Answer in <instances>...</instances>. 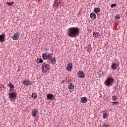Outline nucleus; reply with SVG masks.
Masks as SVG:
<instances>
[{"instance_id": "nucleus-25", "label": "nucleus", "mask_w": 127, "mask_h": 127, "mask_svg": "<svg viewBox=\"0 0 127 127\" xmlns=\"http://www.w3.org/2000/svg\"><path fill=\"white\" fill-rule=\"evenodd\" d=\"M37 63H43V60L40 59L39 61H37Z\"/></svg>"}, {"instance_id": "nucleus-2", "label": "nucleus", "mask_w": 127, "mask_h": 127, "mask_svg": "<svg viewBox=\"0 0 127 127\" xmlns=\"http://www.w3.org/2000/svg\"><path fill=\"white\" fill-rule=\"evenodd\" d=\"M114 83H115V78L113 77H109L105 81L104 84L107 87H110V86H113Z\"/></svg>"}, {"instance_id": "nucleus-16", "label": "nucleus", "mask_w": 127, "mask_h": 127, "mask_svg": "<svg viewBox=\"0 0 127 127\" xmlns=\"http://www.w3.org/2000/svg\"><path fill=\"white\" fill-rule=\"evenodd\" d=\"M0 42H1V43L4 42V35H0Z\"/></svg>"}, {"instance_id": "nucleus-22", "label": "nucleus", "mask_w": 127, "mask_h": 127, "mask_svg": "<svg viewBox=\"0 0 127 127\" xmlns=\"http://www.w3.org/2000/svg\"><path fill=\"white\" fill-rule=\"evenodd\" d=\"M107 117H108V113H103V119H107Z\"/></svg>"}, {"instance_id": "nucleus-13", "label": "nucleus", "mask_w": 127, "mask_h": 127, "mask_svg": "<svg viewBox=\"0 0 127 127\" xmlns=\"http://www.w3.org/2000/svg\"><path fill=\"white\" fill-rule=\"evenodd\" d=\"M90 16V18H91V19H93V20H94V19L97 18V15H96V14H95L94 13H91Z\"/></svg>"}, {"instance_id": "nucleus-9", "label": "nucleus", "mask_w": 127, "mask_h": 127, "mask_svg": "<svg viewBox=\"0 0 127 127\" xmlns=\"http://www.w3.org/2000/svg\"><path fill=\"white\" fill-rule=\"evenodd\" d=\"M47 98L48 100H50L51 101H54L55 99V96L53 94H47Z\"/></svg>"}, {"instance_id": "nucleus-12", "label": "nucleus", "mask_w": 127, "mask_h": 127, "mask_svg": "<svg viewBox=\"0 0 127 127\" xmlns=\"http://www.w3.org/2000/svg\"><path fill=\"white\" fill-rule=\"evenodd\" d=\"M118 66H119L118 64H112L111 65V68H112L113 70H117V69H118Z\"/></svg>"}, {"instance_id": "nucleus-1", "label": "nucleus", "mask_w": 127, "mask_h": 127, "mask_svg": "<svg viewBox=\"0 0 127 127\" xmlns=\"http://www.w3.org/2000/svg\"><path fill=\"white\" fill-rule=\"evenodd\" d=\"M79 35V28L71 27L67 30V36H69L71 38H74L76 36Z\"/></svg>"}, {"instance_id": "nucleus-18", "label": "nucleus", "mask_w": 127, "mask_h": 127, "mask_svg": "<svg viewBox=\"0 0 127 127\" xmlns=\"http://www.w3.org/2000/svg\"><path fill=\"white\" fill-rule=\"evenodd\" d=\"M88 100H87V98L86 97H82L81 99V101L82 103V104H85V103H86V102H87Z\"/></svg>"}, {"instance_id": "nucleus-24", "label": "nucleus", "mask_w": 127, "mask_h": 127, "mask_svg": "<svg viewBox=\"0 0 127 127\" xmlns=\"http://www.w3.org/2000/svg\"><path fill=\"white\" fill-rule=\"evenodd\" d=\"M8 87H9V88H14V85H13V84L12 83H9L8 84Z\"/></svg>"}, {"instance_id": "nucleus-6", "label": "nucleus", "mask_w": 127, "mask_h": 127, "mask_svg": "<svg viewBox=\"0 0 127 127\" xmlns=\"http://www.w3.org/2000/svg\"><path fill=\"white\" fill-rule=\"evenodd\" d=\"M77 75L78 78H80V79H83L85 78V76L84 72L81 70L78 71V72H77Z\"/></svg>"}, {"instance_id": "nucleus-20", "label": "nucleus", "mask_w": 127, "mask_h": 127, "mask_svg": "<svg viewBox=\"0 0 127 127\" xmlns=\"http://www.w3.org/2000/svg\"><path fill=\"white\" fill-rule=\"evenodd\" d=\"M112 99L113 101H114V102H116V101H117V100L118 99V97L116 95H114V96H112Z\"/></svg>"}, {"instance_id": "nucleus-17", "label": "nucleus", "mask_w": 127, "mask_h": 127, "mask_svg": "<svg viewBox=\"0 0 127 127\" xmlns=\"http://www.w3.org/2000/svg\"><path fill=\"white\" fill-rule=\"evenodd\" d=\"M29 80L27 79H25L23 81V85H25V86H28V85H29Z\"/></svg>"}, {"instance_id": "nucleus-7", "label": "nucleus", "mask_w": 127, "mask_h": 127, "mask_svg": "<svg viewBox=\"0 0 127 127\" xmlns=\"http://www.w3.org/2000/svg\"><path fill=\"white\" fill-rule=\"evenodd\" d=\"M68 88L70 91V92H73L74 91V89L75 88V85L72 83H69L68 85Z\"/></svg>"}, {"instance_id": "nucleus-19", "label": "nucleus", "mask_w": 127, "mask_h": 127, "mask_svg": "<svg viewBox=\"0 0 127 127\" xmlns=\"http://www.w3.org/2000/svg\"><path fill=\"white\" fill-rule=\"evenodd\" d=\"M94 12H95V13H97V12H101V9L100 8H95L94 9Z\"/></svg>"}, {"instance_id": "nucleus-28", "label": "nucleus", "mask_w": 127, "mask_h": 127, "mask_svg": "<svg viewBox=\"0 0 127 127\" xmlns=\"http://www.w3.org/2000/svg\"><path fill=\"white\" fill-rule=\"evenodd\" d=\"M113 104V106H114V105H116V104H118V102H111Z\"/></svg>"}, {"instance_id": "nucleus-5", "label": "nucleus", "mask_w": 127, "mask_h": 127, "mask_svg": "<svg viewBox=\"0 0 127 127\" xmlns=\"http://www.w3.org/2000/svg\"><path fill=\"white\" fill-rule=\"evenodd\" d=\"M73 69V64H72L71 63H69L66 68V70L67 72H71Z\"/></svg>"}, {"instance_id": "nucleus-10", "label": "nucleus", "mask_w": 127, "mask_h": 127, "mask_svg": "<svg viewBox=\"0 0 127 127\" xmlns=\"http://www.w3.org/2000/svg\"><path fill=\"white\" fill-rule=\"evenodd\" d=\"M18 38H19V34L17 32L12 36V39H13V40H17Z\"/></svg>"}, {"instance_id": "nucleus-4", "label": "nucleus", "mask_w": 127, "mask_h": 127, "mask_svg": "<svg viewBox=\"0 0 127 127\" xmlns=\"http://www.w3.org/2000/svg\"><path fill=\"white\" fill-rule=\"evenodd\" d=\"M50 66L47 64L44 63L41 66L42 71L43 73H46L49 69Z\"/></svg>"}, {"instance_id": "nucleus-21", "label": "nucleus", "mask_w": 127, "mask_h": 127, "mask_svg": "<svg viewBox=\"0 0 127 127\" xmlns=\"http://www.w3.org/2000/svg\"><path fill=\"white\" fill-rule=\"evenodd\" d=\"M102 127H110V125L109 124H107V123H105L102 125Z\"/></svg>"}, {"instance_id": "nucleus-33", "label": "nucleus", "mask_w": 127, "mask_h": 127, "mask_svg": "<svg viewBox=\"0 0 127 127\" xmlns=\"http://www.w3.org/2000/svg\"><path fill=\"white\" fill-rule=\"evenodd\" d=\"M33 95H35V93H34V94L33 93Z\"/></svg>"}, {"instance_id": "nucleus-29", "label": "nucleus", "mask_w": 127, "mask_h": 127, "mask_svg": "<svg viewBox=\"0 0 127 127\" xmlns=\"http://www.w3.org/2000/svg\"><path fill=\"white\" fill-rule=\"evenodd\" d=\"M61 3V1H60L59 2L57 3V6H59V4Z\"/></svg>"}, {"instance_id": "nucleus-31", "label": "nucleus", "mask_w": 127, "mask_h": 127, "mask_svg": "<svg viewBox=\"0 0 127 127\" xmlns=\"http://www.w3.org/2000/svg\"><path fill=\"white\" fill-rule=\"evenodd\" d=\"M36 98H37V95H36L34 96V99H36Z\"/></svg>"}, {"instance_id": "nucleus-11", "label": "nucleus", "mask_w": 127, "mask_h": 127, "mask_svg": "<svg viewBox=\"0 0 127 127\" xmlns=\"http://www.w3.org/2000/svg\"><path fill=\"white\" fill-rule=\"evenodd\" d=\"M36 115H37V109L34 108L32 110V117H36Z\"/></svg>"}, {"instance_id": "nucleus-8", "label": "nucleus", "mask_w": 127, "mask_h": 127, "mask_svg": "<svg viewBox=\"0 0 127 127\" xmlns=\"http://www.w3.org/2000/svg\"><path fill=\"white\" fill-rule=\"evenodd\" d=\"M9 99H15V98H16V94L15 93V92H11L9 93Z\"/></svg>"}, {"instance_id": "nucleus-30", "label": "nucleus", "mask_w": 127, "mask_h": 127, "mask_svg": "<svg viewBox=\"0 0 127 127\" xmlns=\"http://www.w3.org/2000/svg\"><path fill=\"white\" fill-rule=\"evenodd\" d=\"M14 90V89H13V88H10V89H9V91H13Z\"/></svg>"}, {"instance_id": "nucleus-26", "label": "nucleus", "mask_w": 127, "mask_h": 127, "mask_svg": "<svg viewBox=\"0 0 127 127\" xmlns=\"http://www.w3.org/2000/svg\"><path fill=\"white\" fill-rule=\"evenodd\" d=\"M121 18V16L120 15H117L115 17V19H120Z\"/></svg>"}, {"instance_id": "nucleus-23", "label": "nucleus", "mask_w": 127, "mask_h": 127, "mask_svg": "<svg viewBox=\"0 0 127 127\" xmlns=\"http://www.w3.org/2000/svg\"><path fill=\"white\" fill-rule=\"evenodd\" d=\"M14 2H7L6 4L8 5H13Z\"/></svg>"}, {"instance_id": "nucleus-32", "label": "nucleus", "mask_w": 127, "mask_h": 127, "mask_svg": "<svg viewBox=\"0 0 127 127\" xmlns=\"http://www.w3.org/2000/svg\"><path fill=\"white\" fill-rule=\"evenodd\" d=\"M55 1H58V0H55Z\"/></svg>"}, {"instance_id": "nucleus-3", "label": "nucleus", "mask_w": 127, "mask_h": 127, "mask_svg": "<svg viewBox=\"0 0 127 127\" xmlns=\"http://www.w3.org/2000/svg\"><path fill=\"white\" fill-rule=\"evenodd\" d=\"M43 59L44 60H49L52 58V54L49 53H45L42 55Z\"/></svg>"}, {"instance_id": "nucleus-27", "label": "nucleus", "mask_w": 127, "mask_h": 127, "mask_svg": "<svg viewBox=\"0 0 127 127\" xmlns=\"http://www.w3.org/2000/svg\"><path fill=\"white\" fill-rule=\"evenodd\" d=\"M111 7H115V6H117V3H114L111 4Z\"/></svg>"}, {"instance_id": "nucleus-14", "label": "nucleus", "mask_w": 127, "mask_h": 127, "mask_svg": "<svg viewBox=\"0 0 127 127\" xmlns=\"http://www.w3.org/2000/svg\"><path fill=\"white\" fill-rule=\"evenodd\" d=\"M93 36L95 38H99L100 37V33L99 32H93Z\"/></svg>"}, {"instance_id": "nucleus-15", "label": "nucleus", "mask_w": 127, "mask_h": 127, "mask_svg": "<svg viewBox=\"0 0 127 127\" xmlns=\"http://www.w3.org/2000/svg\"><path fill=\"white\" fill-rule=\"evenodd\" d=\"M49 60H50V62H51L52 64H53V65H54L55 64H56V59L55 58V57L52 58V59H50Z\"/></svg>"}]
</instances>
